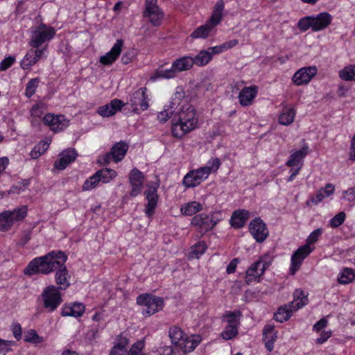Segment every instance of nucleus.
<instances>
[{"label":"nucleus","mask_w":355,"mask_h":355,"mask_svg":"<svg viewBox=\"0 0 355 355\" xmlns=\"http://www.w3.org/2000/svg\"><path fill=\"white\" fill-rule=\"evenodd\" d=\"M67 255L61 251H51L44 256L33 259L26 267L24 272L28 275L42 273L47 275L55 271L65 263Z\"/></svg>","instance_id":"obj_1"},{"label":"nucleus","mask_w":355,"mask_h":355,"mask_svg":"<svg viewBox=\"0 0 355 355\" xmlns=\"http://www.w3.org/2000/svg\"><path fill=\"white\" fill-rule=\"evenodd\" d=\"M197 123L195 109L191 105L183 107L180 112L173 116L172 135L176 138H180L193 130Z\"/></svg>","instance_id":"obj_2"},{"label":"nucleus","mask_w":355,"mask_h":355,"mask_svg":"<svg viewBox=\"0 0 355 355\" xmlns=\"http://www.w3.org/2000/svg\"><path fill=\"white\" fill-rule=\"evenodd\" d=\"M224 9V3L223 1H218L214 6L213 13L207 22L199 26L191 34L192 38H206L210 31L217 26L222 20V13Z\"/></svg>","instance_id":"obj_3"},{"label":"nucleus","mask_w":355,"mask_h":355,"mask_svg":"<svg viewBox=\"0 0 355 355\" xmlns=\"http://www.w3.org/2000/svg\"><path fill=\"white\" fill-rule=\"evenodd\" d=\"M137 304L143 306L142 313L145 316H150L159 311L164 305L162 297L150 294H141L137 297Z\"/></svg>","instance_id":"obj_4"},{"label":"nucleus","mask_w":355,"mask_h":355,"mask_svg":"<svg viewBox=\"0 0 355 355\" xmlns=\"http://www.w3.org/2000/svg\"><path fill=\"white\" fill-rule=\"evenodd\" d=\"M55 286L51 285L44 288L42 293L44 307L48 312L54 311L62 303L61 294Z\"/></svg>","instance_id":"obj_5"},{"label":"nucleus","mask_w":355,"mask_h":355,"mask_svg":"<svg viewBox=\"0 0 355 355\" xmlns=\"http://www.w3.org/2000/svg\"><path fill=\"white\" fill-rule=\"evenodd\" d=\"M221 220L220 212H214L211 216L205 214L196 215L191 219V225L198 227L200 232L205 233L211 230Z\"/></svg>","instance_id":"obj_6"},{"label":"nucleus","mask_w":355,"mask_h":355,"mask_svg":"<svg viewBox=\"0 0 355 355\" xmlns=\"http://www.w3.org/2000/svg\"><path fill=\"white\" fill-rule=\"evenodd\" d=\"M28 208L25 205L20 206L13 211H6L0 214V230H6L15 222L23 220L27 214Z\"/></svg>","instance_id":"obj_7"},{"label":"nucleus","mask_w":355,"mask_h":355,"mask_svg":"<svg viewBox=\"0 0 355 355\" xmlns=\"http://www.w3.org/2000/svg\"><path fill=\"white\" fill-rule=\"evenodd\" d=\"M55 35V31L52 27H48L41 24L32 32L30 45L35 49L39 48L42 44L51 40Z\"/></svg>","instance_id":"obj_8"},{"label":"nucleus","mask_w":355,"mask_h":355,"mask_svg":"<svg viewBox=\"0 0 355 355\" xmlns=\"http://www.w3.org/2000/svg\"><path fill=\"white\" fill-rule=\"evenodd\" d=\"M210 173L211 170L208 167H200L198 169L191 170L184 177L182 184L187 188L196 187L205 180Z\"/></svg>","instance_id":"obj_9"},{"label":"nucleus","mask_w":355,"mask_h":355,"mask_svg":"<svg viewBox=\"0 0 355 355\" xmlns=\"http://www.w3.org/2000/svg\"><path fill=\"white\" fill-rule=\"evenodd\" d=\"M146 88L142 87L133 92L127 102L132 108V112L139 113L148 108L147 96L146 94Z\"/></svg>","instance_id":"obj_10"},{"label":"nucleus","mask_w":355,"mask_h":355,"mask_svg":"<svg viewBox=\"0 0 355 355\" xmlns=\"http://www.w3.org/2000/svg\"><path fill=\"white\" fill-rule=\"evenodd\" d=\"M267 258V257H261L259 261L251 265L247 270L245 281L248 284H250L257 278L260 277L261 275L263 274L266 269L270 266V262L266 260Z\"/></svg>","instance_id":"obj_11"},{"label":"nucleus","mask_w":355,"mask_h":355,"mask_svg":"<svg viewBox=\"0 0 355 355\" xmlns=\"http://www.w3.org/2000/svg\"><path fill=\"white\" fill-rule=\"evenodd\" d=\"M313 249L314 248H311L308 245H304L293 252L291 257V266L290 268L291 275L295 274L300 269L304 259L311 254Z\"/></svg>","instance_id":"obj_12"},{"label":"nucleus","mask_w":355,"mask_h":355,"mask_svg":"<svg viewBox=\"0 0 355 355\" xmlns=\"http://www.w3.org/2000/svg\"><path fill=\"white\" fill-rule=\"evenodd\" d=\"M44 123L50 127L53 132L62 131L69 126V121L64 115H55L52 113L46 114L42 119Z\"/></svg>","instance_id":"obj_13"},{"label":"nucleus","mask_w":355,"mask_h":355,"mask_svg":"<svg viewBox=\"0 0 355 355\" xmlns=\"http://www.w3.org/2000/svg\"><path fill=\"white\" fill-rule=\"evenodd\" d=\"M157 0H146V10L144 12L145 17H149L153 26H159L164 13L157 6Z\"/></svg>","instance_id":"obj_14"},{"label":"nucleus","mask_w":355,"mask_h":355,"mask_svg":"<svg viewBox=\"0 0 355 355\" xmlns=\"http://www.w3.org/2000/svg\"><path fill=\"white\" fill-rule=\"evenodd\" d=\"M249 229L253 238L259 243L265 241L268 236L266 224L260 218L252 220L249 225Z\"/></svg>","instance_id":"obj_15"},{"label":"nucleus","mask_w":355,"mask_h":355,"mask_svg":"<svg viewBox=\"0 0 355 355\" xmlns=\"http://www.w3.org/2000/svg\"><path fill=\"white\" fill-rule=\"evenodd\" d=\"M318 72L316 67H303L296 71L293 76V81L297 85L307 84Z\"/></svg>","instance_id":"obj_16"},{"label":"nucleus","mask_w":355,"mask_h":355,"mask_svg":"<svg viewBox=\"0 0 355 355\" xmlns=\"http://www.w3.org/2000/svg\"><path fill=\"white\" fill-rule=\"evenodd\" d=\"M144 179V174L137 168H133L129 175V182L132 186V190L130 195L132 197L137 196L141 190Z\"/></svg>","instance_id":"obj_17"},{"label":"nucleus","mask_w":355,"mask_h":355,"mask_svg":"<svg viewBox=\"0 0 355 355\" xmlns=\"http://www.w3.org/2000/svg\"><path fill=\"white\" fill-rule=\"evenodd\" d=\"M78 156L77 152L72 148H68L59 154L58 160L54 163V166L58 170H64L73 162Z\"/></svg>","instance_id":"obj_18"},{"label":"nucleus","mask_w":355,"mask_h":355,"mask_svg":"<svg viewBox=\"0 0 355 355\" xmlns=\"http://www.w3.org/2000/svg\"><path fill=\"white\" fill-rule=\"evenodd\" d=\"M123 44V41L122 40H117L111 50L100 58V62L103 65L112 64L119 56Z\"/></svg>","instance_id":"obj_19"},{"label":"nucleus","mask_w":355,"mask_h":355,"mask_svg":"<svg viewBox=\"0 0 355 355\" xmlns=\"http://www.w3.org/2000/svg\"><path fill=\"white\" fill-rule=\"evenodd\" d=\"M157 187L150 186L149 189L145 192L148 203L146 206L145 213L150 217L155 211V209L157 205L158 195H157Z\"/></svg>","instance_id":"obj_20"},{"label":"nucleus","mask_w":355,"mask_h":355,"mask_svg":"<svg viewBox=\"0 0 355 355\" xmlns=\"http://www.w3.org/2000/svg\"><path fill=\"white\" fill-rule=\"evenodd\" d=\"M124 105L121 100L115 98L111 101L110 103L99 107L98 113L103 117H108L120 110Z\"/></svg>","instance_id":"obj_21"},{"label":"nucleus","mask_w":355,"mask_h":355,"mask_svg":"<svg viewBox=\"0 0 355 355\" xmlns=\"http://www.w3.org/2000/svg\"><path fill=\"white\" fill-rule=\"evenodd\" d=\"M258 92V87L255 85L245 87L239 95V103L243 106L250 105Z\"/></svg>","instance_id":"obj_22"},{"label":"nucleus","mask_w":355,"mask_h":355,"mask_svg":"<svg viewBox=\"0 0 355 355\" xmlns=\"http://www.w3.org/2000/svg\"><path fill=\"white\" fill-rule=\"evenodd\" d=\"M55 277L56 284L58 285V287H57L58 289L65 290L69 286L70 275L64 263L55 270Z\"/></svg>","instance_id":"obj_23"},{"label":"nucleus","mask_w":355,"mask_h":355,"mask_svg":"<svg viewBox=\"0 0 355 355\" xmlns=\"http://www.w3.org/2000/svg\"><path fill=\"white\" fill-rule=\"evenodd\" d=\"M332 17L328 12H321L312 17L313 31H319L327 28L331 22Z\"/></svg>","instance_id":"obj_24"},{"label":"nucleus","mask_w":355,"mask_h":355,"mask_svg":"<svg viewBox=\"0 0 355 355\" xmlns=\"http://www.w3.org/2000/svg\"><path fill=\"white\" fill-rule=\"evenodd\" d=\"M250 217V213L245 209L236 210L232 213L230 224L234 228H241Z\"/></svg>","instance_id":"obj_25"},{"label":"nucleus","mask_w":355,"mask_h":355,"mask_svg":"<svg viewBox=\"0 0 355 355\" xmlns=\"http://www.w3.org/2000/svg\"><path fill=\"white\" fill-rule=\"evenodd\" d=\"M200 342L201 337L199 335H192L190 337L186 335L179 346L182 353L186 354L187 352L194 350Z\"/></svg>","instance_id":"obj_26"},{"label":"nucleus","mask_w":355,"mask_h":355,"mask_svg":"<svg viewBox=\"0 0 355 355\" xmlns=\"http://www.w3.org/2000/svg\"><path fill=\"white\" fill-rule=\"evenodd\" d=\"M276 338L277 334L275 331V326L272 324L266 325L263 329V339L265 341V347L269 352L273 349Z\"/></svg>","instance_id":"obj_27"},{"label":"nucleus","mask_w":355,"mask_h":355,"mask_svg":"<svg viewBox=\"0 0 355 355\" xmlns=\"http://www.w3.org/2000/svg\"><path fill=\"white\" fill-rule=\"evenodd\" d=\"M293 303H288L281 306L274 314V319L281 323L287 321L292 315L294 309L292 307Z\"/></svg>","instance_id":"obj_28"},{"label":"nucleus","mask_w":355,"mask_h":355,"mask_svg":"<svg viewBox=\"0 0 355 355\" xmlns=\"http://www.w3.org/2000/svg\"><path fill=\"white\" fill-rule=\"evenodd\" d=\"M85 306L81 303H74L72 306H64L61 311L62 316H72L78 318L85 312Z\"/></svg>","instance_id":"obj_29"},{"label":"nucleus","mask_w":355,"mask_h":355,"mask_svg":"<svg viewBox=\"0 0 355 355\" xmlns=\"http://www.w3.org/2000/svg\"><path fill=\"white\" fill-rule=\"evenodd\" d=\"M172 64L177 73L189 71L193 66L191 56H183L177 58Z\"/></svg>","instance_id":"obj_30"},{"label":"nucleus","mask_w":355,"mask_h":355,"mask_svg":"<svg viewBox=\"0 0 355 355\" xmlns=\"http://www.w3.org/2000/svg\"><path fill=\"white\" fill-rule=\"evenodd\" d=\"M128 149V145L125 141L116 143L111 148V154L113 159L118 162L123 159Z\"/></svg>","instance_id":"obj_31"},{"label":"nucleus","mask_w":355,"mask_h":355,"mask_svg":"<svg viewBox=\"0 0 355 355\" xmlns=\"http://www.w3.org/2000/svg\"><path fill=\"white\" fill-rule=\"evenodd\" d=\"M309 154V146L304 145L302 149L293 153L289 159L286 162V165L289 167L295 166Z\"/></svg>","instance_id":"obj_32"},{"label":"nucleus","mask_w":355,"mask_h":355,"mask_svg":"<svg viewBox=\"0 0 355 355\" xmlns=\"http://www.w3.org/2000/svg\"><path fill=\"white\" fill-rule=\"evenodd\" d=\"M308 302L307 295H305L302 290L296 289L293 293V300L290 303H293L292 307L294 310H297L307 304Z\"/></svg>","instance_id":"obj_33"},{"label":"nucleus","mask_w":355,"mask_h":355,"mask_svg":"<svg viewBox=\"0 0 355 355\" xmlns=\"http://www.w3.org/2000/svg\"><path fill=\"white\" fill-rule=\"evenodd\" d=\"M212 58V53L209 50H202L196 55L192 57L193 65L202 67L207 64Z\"/></svg>","instance_id":"obj_34"},{"label":"nucleus","mask_w":355,"mask_h":355,"mask_svg":"<svg viewBox=\"0 0 355 355\" xmlns=\"http://www.w3.org/2000/svg\"><path fill=\"white\" fill-rule=\"evenodd\" d=\"M202 209V205L196 201H192L182 205L180 211L186 216H192Z\"/></svg>","instance_id":"obj_35"},{"label":"nucleus","mask_w":355,"mask_h":355,"mask_svg":"<svg viewBox=\"0 0 355 355\" xmlns=\"http://www.w3.org/2000/svg\"><path fill=\"white\" fill-rule=\"evenodd\" d=\"M295 115V111L293 108L286 107L279 115V122L282 125H288L293 122Z\"/></svg>","instance_id":"obj_36"},{"label":"nucleus","mask_w":355,"mask_h":355,"mask_svg":"<svg viewBox=\"0 0 355 355\" xmlns=\"http://www.w3.org/2000/svg\"><path fill=\"white\" fill-rule=\"evenodd\" d=\"M240 315L241 313L227 311L223 316L222 320L227 322V325L238 327L240 324Z\"/></svg>","instance_id":"obj_37"},{"label":"nucleus","mask_w":355,"mask_h":355,"mask_svg":"<svg viewBox=\"0 0 355 355\" xmlns=\"http://www.w3.org/2000/svg\"><path fill=\"white\" fill-rule=\"evenodd\" d=\"M177 72L173 68V64L170 69H158L155 71L154 76L152 77V79L156 80L157 78H165V79H171L173 78L176 76Z\"/></svg>","instance_id":"obj_38"},{"label":"nucleus","mask_w":355,"mask_h":355,"mask_svg":"<svg viewBox=\"0 0 355 355\" xmlns=\"http://www.w3.org/2000/svg\"><path fill=\"white\" fill-rule=\"evenodd\" d=\"M168 334L172 343L177 345H179L186 336L183 331L176 326L170 328Z\"/></svg>","instance_id":"obj_39"},{"label":"nucleus","mask_w":355,"mask_h":355,"mask_svg":"<svg viewBox=\"0 0 355 355\" xmlns=\"http://www.w3.org/2000/svg\"><path fill=\"white\" fill-rule=\"evenodd\" d=\"M96 174L98 178H99L98 180L100 182H101L103 183H107L116 176V173L114 170L108 168L100 169L96 172Z\"/></svg>","instance_id":"obj_40"},{"label":"nucleus","mask_w":355,"mask_h":355,"mask_svg":"<svg viewBox=\"0 0 355 355\" xmlns=\"http://www.w3.org/2000/svg\"><path fill=\"white\" fill-rule=\"evenodd\" d=\"M175 105V103H170V105H165L164 110L162 112H159L157 114L158 120L162 122H166L169 117H172L175 113L174 106Z\"/></svg>","instance_id":"obj_41"},{"label":"nucleus","mask_w":355,"mask_h":355,"mask_svg":"<svg viewBox=\"0 0 355 355\" xmlns=\"http://www.w3.org/2000/svg\"><path fill=\"white\" fill-rule=\"evenodd\" d=\"M355 279L354 270L346 268L343 270L338 276V281L340 284H347L351 283Z\"/></svg>","instance_id":"obj_42"},{"label":"nucleus","mask_w":355,"mask_h":355,"mask_svg":"<svg viewBox=\"0 0 355 355\" xmlns=\"http://www.w3.org/2000/svg\"><path fill=\"white\" fill-rule=\"evenodd\" d=\"M37 61L33 54V49H31L28 51L24 58L20 62L21 67L23 69H28L31 66L34 65Z\"/></svg>","instance_id":"obj_43"},{"label":"nucleus","mask_w":355,"mask_h":355,"mask_svg":"<svg viewBox=\"0 0 355 355\" xmlns=\"http://www.w3.org/2000/svg\"><path fill=\"white\" fill-rule=\"evenodd\" d=\"M340 78L343 80H355V65H349L339 72Z\"/></svg>","instance_id":"obj_44"},{"label":"nucleus","mask_w":355,"mask_h":355,"mask_svg":"<svg viewBox=\"0 0 355 355\" xmlns=\"http://www.w3.org/2000/svg\"><path fill=\"white\" fill-rule=\"evenodd\" d=\"M49 144L45 141H40L36 145L30 153V156L33 159H37L41 156L47 150Z\"/></svg>","instance_id":"obj_45"},{"label":"nucleus","mask_w":355,"mask_h":355,"mask_svg":"<svg viewBox=\"0 0 355 355\" xmlns=\"http://www.w3.org/2000/svg\"><path fill=\"white\" fill-rule=\"evenodd\" d=\"M238 333V327L226 325L220 336L224 340H228L235 338Z\"/></svg>","instance_id":"obj_46"},{"label":"nucleus","mask_w":355,"mask_h":355,"mask_svg":"<svg viewBox=\"0 0 355 355\" xmlns=\"http://www.w3.org/2000/svg\"><path fill=\"white\" fill-rule=\"evenodd\" d=\"M39 83L40 79L38 78H32L28 82L25 91V96L27 98H31L35 94Z\"/></svg>","instance_id":"obj_47"},{"label":"nucleus","mask_w":355,"mask_h":355,"mask_svg":"<svg viewBox=\"0 0 355 355\" xmlns=\"http://www.w3.org/2000/svg\"><path fill=\"white\" fill-rule=\"evenodd\" d=\"M24 340L27 343L39 344L43 342L44 339L40 336L34 329H30L27 331L24 337Z\"/></svg>","instance_id":"obj_48"},{"label":"nucleus","mask_w":355,"mask_h":355,"mask_svg":"<svg viewBox=\"0 0 355 355\" xmlns=\"http://www.w3.org/2000/svg\"><path fill=\"white\" fill-rule=\"evenodd\" d=\"M129 340L125 337L122 334L118 336L117 337V343L112 347L113 349L122 352L123 354L126 353L125 347L128 345Z\"/></svg>","instance_id":"obj_49"},{"label":"nucleus","mask_w":355,"mask_h":355,"mask_svg":"<svg viewBox=\"0 0 355 355\" xmlns=\"http://www.w3.org/2000/svg\"><path fill=\"white\" fill-rule=\"evenodd\" d=\"M98 178L95 173L89 179L86 180L83 186V191H89L96 188L100 182Z\"/></svg>","instance_id":"obj_50"},{"label":"nucleus","mask_w":355,"mask_h":355,"mask_svg":"<svg viewBox=\"0 0 355 355\" xmlns=\"http://www.w3.org/2000/svg\"><path fill=\"white\" fill-rule=\"evenodd\" d=\"M298 28L302 31H306L309 28L313 29L312 16L305 17L300 19L298 21Z\"/></svg>","instance_id":"obj_51"},{"label":"nucleus","mask_w":355,"mask_h":355,"mask_svg":"<svg viewBox=\"0 0 355 355\" xmlns=\"http://www.w3.org/2000/svg\"><path fill=\"white\" fill-rule=\"evenodd\" d=\"M345 213L340 211L334 216L330 220V225L332 227H338L343 223L345 219Z\"/></svg>","instance_id":"obj_52"},{"label":"nucleus","mask_w":355,"mask_h":355,"mask_svg":"<svg viewBox=\"0 0 355 355\" xmlns=\"http://www.w3.org/2000/svg\"><path fill=\"white\" fill-rule=\"evenodd\" d=\"M30 184V180L28 179H24L21 181H20L17 185L13 186L11 189V193H17V194H19L21 191H24Z\"/></svg>","instance_id":"obj_53"},{"label":"nucleus","mask_w":355,"mask_h":355,"mask_svg":"<svg viewBox=\"0 0 355 355\" xmlns=\"http://www.w3.org/2000/svg\"><path fill=\"white\" fill-rule=\"evenodd\" d=\"M206 249L207 245L205 242H198L192 248L191 254H194L196 257L198 258L200 255L205 252Z\"/></svg>","instance_id":"obj_54"},{"label":"nucleus","mask_w":355,"mask_h":355,"mask_svg":"<svg viewBox=\"0 0 355 355\" xmlns=\"http://www.w3.org/2000/svg\"><path fill=\"white\" fill-rule=\"evenodd\" d=\"M144 347V343L139 340L134 343L130 350L128 352V355H139L141 354V351Z\"/></svg>","instance_id":"obj_55"},{"label":"nucleus","mask_w":355,"mask_h":355,"mask_svg":"<svg viewBox=\"0 0 355 355\" xmlns=\"http://www.w3.org/2000/svg\"><path fill=\"white\" fill-rule=\"evenodd\" d=\"M322 234V229L318 228L313 232H312L310 235L306 239V243L305 245H308L309 246H311V244H314L316 243L320 237V236Z\"/></svg>","instance_id":"obj_56"},{"label":"nucleus","mask_w":355,"mask_h":355,"mask_svg":"<svg viewBox=\"0 0 355 355\" xmlns=\"http://www.w3.org/2000/svg\"><path fill=\"white\" fill-rule=\"evenodd\" d=\"M15 61L14 56H8L3 59L0 63V71H3L10 68Z\"/></svg>","instance_id":"obj_57"},{"label":"nucleus","mask_w":355,"mask_h":355,"mask_svg":"<svg viewBox=\"0 0 355 355\" xmlns=\"http://www.w3.org/2000/svg\"><path fill=\"white\" fill-rule=\"evenodd\" d=\"M15 345H16L15 341L0 339V352H9L12 350L10 347Z\"/></svg>","instance_id":"obj_58"},{"label":"nucleus","mask_w":355,"mask_h":355,"mask_svg":"<svg viewBox=\"0 0 355 355\" xmlns=\"http://www.w3.org/2000/svg\"><path fill=\"white\" fill-rule=\"evenodd\" d=\"M161 355H186L182 353L179 349H173L171 347H166Z\"/></svg>","instance_id":"obj_59"},{"label":"nucleus","mask_w":355,"mask_h":355,"mask_svg":"<svg viewBox=\"0 0 355 355\" xmlns=\"http://www.w3.org/2000/svg\"><path fill=\"white\" fill-rule=\"evenodd\" d=\"M343 197L345 198L348 202H354L355 200V188L352 187L347 191H344Z\"/></svg>","instance_id":"obj_60"},{"label":"nucleus","mask_w":355,"mask_h":355,"mask_svg":"<svg viewBox=\"0 0 355 355\" xmlns=\"http://www.w3.org/2000/svg\"><path fill=\"white\" fill-rule=\"evenodd\" d=\"M12 331L17 340H21L22 331L21 325L19 323L13 324L12 325Z\"/></svg>","instance_id":"obj_61"},{"label":"nucleus","mask_w":355,"mask_h":355,"mask_svg":"<svg viewBox=\"0 0 355 355\" xmlns=\"http://www.w3.org/2000/svg\"><path fill=\"white\" fill-rule=\"evenodd\" d=\"M334 186L332 184L328 183L326 184L325 187L320 189V191H322V193L324 194L325 197H329L334 193Z\"/></svg>","instance_id":"obj_62"},{"label":"nucleus","mask_w":355,"mask_h":355,"mask_svg":"<svg viewBox=\"0 0 355 355\" xmlns=\"http://www.w3.org/2000/svg\"><path fill=\"white\" fill-rule=\"evenodd\" d=\"M331 336V331H323L320 335V337L316 339V343L322 344L327 341Z\"/></svg>","instance_id":"obj_63"},{"label":"nucleus","mask_w":355,"mask_h":355,"mask_svg":"<svg viewBox=\"0 0 355 355\" xmlns=\"http://www.w3.org/2000/svg\"><path fill=\"white\" fill-rule=\"evenodd\" d=\"M43 114L41 106L39 104L34 105L31 110V114L32 116L40 117Z\"/></svg>","instance_id":"obj_64"}]
</instances>
